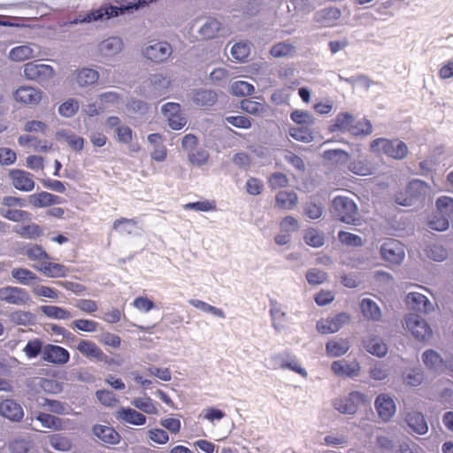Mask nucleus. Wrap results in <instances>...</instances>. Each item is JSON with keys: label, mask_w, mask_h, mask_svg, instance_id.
<instances>
[{"label": "nucleus", "mask_w": 453, "mask_h": 453, "mask_svg": "<svg viewBox=\"0 0 453 453\" xmlns=\"http://www.w3.org/2000/svg\"><path fill=\"white\" fill-rule=\"evenodd\" d=\"M370 148L372 152L383 153L396 160L403 159L409 152L406 143L398 139L377 138L371 142Z\"/></svg>", "instance_id": "1"}, {"label": "nucleus", "mask_w": 453, "mask_h": 453, "mask_svg": "<svg viewBox=\"0 0 453 453\" xmlns=\"http://www.w3.org/2000/svg\"><path fill=\"white\" fill-rule=\"evenodd\" d=\"M153 0H118L120 7L117 6H102L99 9L90 12L84 17L81 21L90 22L93 20L102 19L104 17L107 19L111 17H117L123 10H129L134 7L149 4Z\"/></svg>", "instance_id": "2"}, {"label": "nucleus", "mask_w": 453, "mask_h": 453, "mask_svg": "<svg viewBox=\"0 0 453 453\" xmlns=\"http://www.w3.org/2000/svg\"><path fill=\"white\" fill-rule=\"evenodd\" d=\"M334 216L346 224H356L358 220L357 206L354 201L346 196H338L333 200Z\"/></svg>", "instance_id": "3"}, {"label": "nucleus", "mask_w": 453, "mask_h": 453, "mask_svg": "<svg viewBox=\"0 0 453 453\" xmlns=\"http://www.w3.org/2000/svg\"><path fill=\"white\" fill-rule=\"evenodd\" d=\"M405 327L417 340L426 341L432 336V329L427 322L417 314L406 316Z\"/></svg>", "instance_id": "4"}, {"label": "nucleus", "mask_w": 453, "mask_h": 453, "mask_svg": "<svg viewBox=\"0 0 453 453\" xmlns=\"http://www.w3.org/2000/svg\"><path fill=\"white\" fill-rule=\"evenodd\" d=\"M24 76L29 81L43 82L54 76V69L50 65L28 62L24 65Z\"/></svg>", "instance_id": "5"}, {"label": "nucleus", "mask_w": 453, "mask_h": 453, "mask_svg": "<svg viewBox=\"0 0 453 453\" xmlns=\"http://www.w3.org/2000/svg\"><path fill=\"white\" fill-rule=\"evenodd\" d=\"M428 190L429 186L426 183L420 180H413L407 186L405 191L407 197L403 202L399 201L400 198L397 197V202L403 206L412 205L416 202L423 203Z\"/></svg>", "instance_id": "6"}, {"label": "nucleus", "mask_w": 453, "mask_h": 453, "mask_svg": "<svg viewBox=\"0 0 453 453\" xmlns=\"http://www.w3.org/2000/svg\"><path fill=\"white\" fill-rule=\"evenodd\" d=\"M382 258L392 264L399 265L404 258V248L402 242L395 239L386 240L380 248Z\"/></svg>", "instance_id": "7"}, {"label": "nucleus", "mask_w": 453, "mask_h": 453, "mask_svg": "<svg viewBox=\"0 0 453 453\" xmlns=\"http://www.w3.org/2000/svg\"><path fill=\"white\" fill-rule=\"evenodd\" d=\"M365 401L364 394L358 391H352L347 397L335 399L334 407L342 414L353 415L357 412L358 406Z\"/></svg>", "instance_id": "8"}, {"label": "nucleus", "mask_w": 453, "mask_h": 453, "mask_svg": "<svg viewBox=\"0 0 453 453\" xmlns=\"http://www.w3.org/2000/svg\"><path fill=\"white\" fill-rule=\"evenodd\" d=\"M350 320V316L341 312L332 318L321 319L317 322V330L323 334H333L339 331L344 324Z\"/></svg>", "instance_id": "9"}, {"label": "nucleus", "mask_w": 453, "mask_h": 453, "mask_svg": "<svg viewBox=\"0 0 453 453\" xmlns=\"http://www.w3.org/2000/svg\"><path fill=\"white\" fill-rule=\"evenodd\" d=\"M13 97L19 104L34 106L42 101V92L32 86H20L15 90Z\"/></svg>", "instance_id": "10"}, {"label": "nucleus", "mask_w": 453, "mask_h": 453, "mask_svg": "<svg viewBox=\"0 0 453 453\" xmlns=\"http://www.w3.org/2000/svg\"><path fill=\"white\" fill-rule=\"evenodd\" d=\"M12 186L23 192H30L35 188L34 176L29 172L20 169H11L8 173Z\"/></svg>", "instance_id": "11"}, {"label": "nucleus", "mask_w": 453, "mask_h": 453, "mask_svg": "<svg viewBox=\"0 0 453 453\" xmlns=\"http://www.w3.org/2000/svg\"><path fill=\"white\" fill-rule=\"evenodd\" d=\"M0 300L16 305H24L30 300L27 290L18 287H4L0 288Z\"/></svg>", "instance_id": "12"}, {"label": "nucleus", "mask_w": 453, "mask_h": 453, "mask_svg": "<svg viewBox=\"0 0 453 453\" xmlns=\"http://www.w3.org/2000/svg\"><path fill=\"white\" fill-rule=\"evenodd\" d=\"M42 358L51 364L65 365L69 361L70 354L61 346L47 344L43 347Z\"/></svg>", "instance_id": "13"}, {"label": "nucleus", "mask_w": 453, "mask_h": 453, "mask_svg": "<svg viewBox=\"0 0 453 453\" xmlns=\"http://www.w3.org/2000/svg\"><path fill=\"white\" fill-rule=\"evenodd\" d=\"M34 268L49 278H64L67 276L69 269L62 264L45 259L42 264L34 265Z\"/></svg>", "instance_id": "14"}, {"label": "nucleus", "mask_w": 453, "mask_h": 453, "mask_svg": "<svg viewBox=\"0 0 453 453\" xmlns=\"http://www.w3.org/2000/svg\"><path fill=\"white\" fill-rule=\"evenodd\" d=\"M171 53V45L165 42H155L154 44L149 45L144 50V56L155 63L166 60Z\"/></svg>", "instance_id": "15"}, {"label": "nucleus", "mask_w": 453, "mask_h": 453, "mask_svg": "<svg viewBox=\"0 0 453 453\" xmlns=\"http://www.w3.org/2000/svg\"><path fill=\"white\" fill-rule=\"evenodd\" d=\"M374 405L379 417L384 421H388L395 415L396 411L394 400L386 394L379 395L375 400Z\"/></svg>", "instance_id": "16"}, {"label": "nucleus", "mask_w": 453, "mask_h": 453, "mask_svg": "<svg viewBox=\"0 0 453 453\" xmlns=\"http://www.w3.org/2000/svg\"><path fill=\"white\" fill-rule=\"evenodd\" d=\"M115 418L117 420L122 422V423H127V424H131V425H134V426H142V425H144L146 423V417L132 409V408H124V407H121L119 408L116 413H115Z\"/></svg>", "instance_id": "17"}, {"label": "nucleus", "mask_w": 453, "mask_h": 453, "mask_svg": "<svg viewBox=\"0 0 453 453\" xmlns=\"http://www.w3.org/2000/svg\"><path fill=\"white\" fill-rule=\"evenodd\" d=\"M331 369L338 376L354 377L358 374L360 366L357 360H338L332 363Z\"/></svg>", "instance_id": "18"}, {"label": "nucleus", "mask_w": 453, "mask_h": 453, "mask_svg": "<svg viewBox=\"0 0 453 453\" xmlns=\"http://www.w3.org/2000/svg\"><path fill=\"white\" fill-rule=\"evenodd\" d=\"M93 433L104 443L115 445L120 441L119 434L112 426L95 425Z\"/></svg>", "instance_id": "19"}, {"label": "nucleus", "mask_w": 453, "mask_h": 453, "mask_svg": "<svg viewBox=\"0 0 453 453\" xmlns=\"http://www.w3.org/2000/svg\"><path fill=\"white\" fill-rule=\"evenodd\" d=\"M0 413L12 421H19L24 416L20 404L12 399L4 400L0 403Z\"/></svg>", "instance_id": "20"}, {"label": "nucleus", "mask_w": 453, "mask_h": 453, "mask_svg": "<svg viewBox=\"0 0 453 453\" xmlns=\"http://www.w3.org/2000/svg\"><path fill=\"white\" fill-rule=\"evenodd\" d=\"M76 349L82 356L88 358L103 361L106 357L103 350L91 341L81 340Z\"/></svg>", "instance_id": "21"}, {"label": "nucleus", "mask_w": 453, "mask_h": 453, "mask_svg": "<svg viewBox=\"0 0 453 453\" xmlns=\"http://www.w3.org/2000/svg\"><path fill=\"white\" fill-rule=\"evenodd\" d=\"M406 303L411 309L423 313H427L432 308L428 298L418 292L409 293L406 296Z\"/></svg>", "instance_id": "22"}, {"label": "nucleus", "mask_w": 453, "mask_h": 453, "mask_svg": "<svg viewBox=\"0 0 453 453\" xmlns=\"http://www.w3.org/2000/svg\"><path fill=\"white\" fill-rule=\"evenodd\" d=\"M28 200L30 204L36 208L47 207L61 203L59 196L45 191L29 196Z\"/></svg>", "instance_id": "23"}, {"label": "nucleus", "mask_w": 453, "mask_h": 453, "mask_svg": "<svg viewBox=\"0 0 453 453\" xmlns=\"http://www.w3.org/2000/svg\"><path fill=\"white\" fill-rule=\"evenodd\" d=\"M405 421L411 429L418 434H425L428 431L427 423L421 412H409L405 418Z\"/></svg>", "instance_id": "24"}, {"label": "nucleus", "mask_w": 453, "mask_h": 453, "mask_svg": "<svg viewBox=\"0 0 453 453\" xmlns=\"http://www.w3.org/2000/svg\"><path fill=\"white\" fill-rule=\"evenodd\" d=\"M298 203V197L294 191H280L275 196V205L280 210H291Z\"/></svg>", "instance_id": "25"}, {"label": "nucleus", "mask_w": 453, "mask_h": 453, "mask_svg": "<svg viewBox=\"0 0 453 453\" xmlns=\"http://www.w3.org/2000/svg\"><path fill=\"white\" fill-rule=\"evenodd\" d=\"M21 253L31 261L42 264L45 259H50V255L38 244H27L21 250Z\"/></svg>", "instance_id": "26"}, {"label": "nucleus", "mask_w": 453, "mask_h": 453, "mask_svg": "<svg viewBox=\"0 0 453 453\" xmlns=\"http://www.w3.org/2000/svg\"><path fill=\"white\" fill-rule=\"evenodd\" d=\"M270 307L273 326L275 330L280 331L286 326V313L282 311L280 304L275 300L270 301Z\"/></svg>", "instance_id": "27"}, {"label": "nucleus", "mask_w": 453, "mask_h": 453, "mask_svg": "<svg viewBox=\"0 0 453 453\" xmlns=\"http://www.w3.org/2000/svg\"><path fill=\"white\" fill-rule=\"evenodd\" d=\"M364 317L369 320L378 321L381 318V311L377 303L369 298H364L360 303Z\"/></svg>", "instance_id": "28"}, {"label": "nucleus", "mask_w": 453, "mask_h": 453, "mask_svg": "<svg viewBox=\"0 0 453 453\" xmlns=\"http://www.w3.org/2000/svg\"><path fill=\"white\" fill-rule=\"evenodd\" d=\"M348 169L354 174L367 176L374 173V167L365 158L353 159L349 163Z\"/></svg>", "instance_id": "29"}, {"label": "nucleus", "mask_w": 453, "mask_h": 453, "mask_svg": "<svg viewBox=\"0 0 453 453\" xmlns=\"http://www.w3.org/2000/svg\"><path fill=\"white\" fill-rule=\"evenodd\" d=\"M341 10L337 7H328L318 13L317 20L325 27H332L341 18Z\"/></svg>", "instance_id": "30"}, {"label": "nucleus", "mask_w": 453, "mask_h": 453, "mask_svg": "<svg viewBox=\"0 0 453 453\" xmlns=\"http://www.w3.org/2000/svg\"><path fill=\"white\" fill-rule=\"evenodd\" d=\"M365 349L372 355L384 357L388 352L387 344L377 336L370 337L364 342Z\"/></svg>", "instance_id": "31"}, {"label": "nucleus", "mask_w": 453, "mask_h": 453, "mask_svg": "<svg viewBox=\"0 0 453 453\" xmlns=\"http://www.w3.org/2000/svg\"><path fill=\"white\" fill-rule=\"evenodd\" d=\"M221 24L216 19H209L199 29L200 36L204 40L217 37L220 31Z\"/></svg>", "instance_id": "32"}, {"label": "nucleus", "mask_w": 453, "mask_h": 453, "mask_svg": "<svg viewBox=\"0 0 453 453\" xmlns=\"http://www.w3.org/2000/svg\"><path fill=\"white\" fill-rule=\"evenodd\" d=\"M217 94L211 90H198L194 94L193 101L196 106L210 107L217 102Z\"/></svg>", "instance_id": "33"}, {"label": "nucleus", "mask_w": 453, "mask_h": 453, "mask_svg": "<svg viewBox=\"0 0 453 453\" xmlns=\"http://www.w3.org/2000/svg\"><path fill=\"white\" fill-rule=\"evenodd\" d=\"M326 353L330 357H341L349 349V344L347 340H331L326 345Z\"/></svg>", "instance_id": "34"}, {"label": "nucleus", "mask_w": 453, "mask_h": 453, "mask_svg": "<svg viewBox=\"0 0 453 453\" xmlns=\"http://www.w3.org/2000/svg\"><path fill=\"white\" fill-rule=\"evenodd\" d=\"M14 232L22 238L33 240L40 237L43 233V229L36 223H30L17 226Z\"/></svg>", "instance_id": "35"}, {"label": "nucleus", "mask_w": 453, "mask_h": 453, "mask_svg": "<svg viewBox=\"0 0 453 453\" xmlns=\"http://www.w3.org/2000/svg\"><path fill=\"white\" fill-rule=\"evenodd\" d=\"M354 122V117L348 112L339 113L334 123L330 127L332 132L347 131L349 133L350 127Z\"/></svg>", "instance_id": "36"}, {"label": "nucleus", "mask_w": 453, "mask_h": 453, "mask_svg": "<svg viewBox=\"0 0 453 453\" xmlns=\"http://www.w3.org/2000/svg\"><path fill=\"white\" fill-rule=\"evenodd\" d=\"M34 58V50L28 44L12 48L9 52V58L15 62L26 61Z\"/></svg>", "instance_id": "37"}, {"label": "nucleus", "mask_w": 453, "mask_h": 453, "mask_svg": "<svg viewBox=\"0 0 453 453\" xmlns=\"http://www.w3.org/2000/svg\"><path fill=\"white\" fill-rule=\"evenodd\" d=\"M98 78V72L90 68L79 70L75 76L76 82L81 87L96 83Z\"/></svg>", "instance_id": "38"}, {"label": "nucleus", "mask_w": 453, "mask_h": 453, "mask_svg": "<svg viewBox=\"0 0 453 453\" xmlns=\"http://www.w3.org/2000/svg\"><path fill=\"white\" fill-rule=\"evenodd\" d=\"M19 143L24 147H31L36 151H48L51 147L47 142H42L36 137L30 134L19 136Z\"/></svg>", "instance_id": "39"}, {"label": "nucleus", "mask_w": 453, "mask_h": 453, "mask_svg": "<svg viewBox=\"0 0 453 453\" xmlns=\"http://www.w3.org/2000/svg\"><path fill=\"white\" fill-rule=\"evenodd\" d=\"M132 404L147 414H157L158 412L157 403L149 396L134 398Z\"/></svg>", "instance_id": "40"}, {"label": "nucleus", "mask_w": 453, "mask_h": 453, "mask_svg": "<svg viewBox=\"0 0 453 453\" xmlns=\"http://www.w3.org/2000/svg\"><path fill=\"white\" fill-rule=\"evenodd\" d=\"M311 126L302 125L301 127H290L288 134L296 141L310 142L313 139Z\"/></svg>", "instance_id": "41"}, {"label": "nucleus", "mask_w": 453, "mask_h": 453, "mask_svg": "<svg viewBox=\"0 0 453 453\" xmlns=\"http://www.w3.org/2000/svg\"><path fill=\"white\" fill-rule=\"evenodd\" d=\"M35 418L42 425V426L50 429L54 430H60L62 429L63 423L62 420L55 417L53 415H50L49 413L44 412H39Z\"/></svg>", "instance_id": "42"}, {"label": "nucleus", "mask_w": 453, "mask_h": 453, "mask_svg": "<svg viewBox=\"0 0 453 453\" xmlns=\"http://www.w3.org/2000/svg\"><path fill=\"white\" fill-rule=\"evenodd\" d=\"M35 317L30 311H15L10 314V320L19 326H29L35 323Z\"/></svg>", "instance_id": "43"}, {"label": "nucleus", "mask_w": 453, "mask_h": 453, "mask_svg": "<svg viewBox=\"0 0 453 453\" xmlns=\"http://www.w3.org/2000/svg\"><path fill=\"white\" fill-rule=\"evenodd\" d=\"M122 45V41L119 37H110L102 42L100 50L105 55H113L121 50Z\"/></svg>", "instance_id": "44"}, {"label": "nucleus", "mask_w": 453, "mask_h": 453, "mask_svg": "<svg viewBox=\"0 0 453 453\" xmlns=\"http://www.w3.org/2000/svg\"><path fill=\"white\" fill-rule=\"evenodd\" d=\"M42 311L49 318L56 319H69L72 314L65 309L54 305H44L41 307Z\"/></svg>", "instance_id": "45"}, {"label": "nucleus", "mask_w": 453, "mask_h": 453, "mask_svg": "<svg viewBox=\"0 0 453 453\" xmlns=\"http://www.w3.org/2000/svg\"><path fill=\"white\" fill-rule=\"evenodd\" d=\"M0 214L6 219L14 221V222H21L25 220H29L31 214L27 211L22 210H12V209H4L0 210Z\"/></svg>", "instance_id": "46"}, {"label": "nucleus", "mask_w": 453, "mask_h": 453, "mask_svg": "<svg viewBox=\"0 0 453 453\" xmlns=\"http://www.w3.org/2000/svg\"><path fill=\"white\" fill-rule=\"evenodd\" d=\"M303 240L309 246L319 248L324 244V234L314 228H309L304 232Z\"/></svg>", "instance_id": "47"}, {"label": "nucleus", "mask_w": 453, "mask_h": 453, "mask_svg": "<svg viewBox=\"0 0 453 453\" xmlns=\"http://www.w3.org/2000/svg\"><path fill=\"white\" fill-rule=\"evenodd\" d=\"M436 207L439 214L450 219L453 217V198L449 196H441L436 201Z\"/></svg>", "instance_id": "48"}, {"label": "nucleus", "mask_w": 453, "mask_h": 453, "mask_svg": "<svg viewBox=\"0 0 453 453\" xmlns=\"http://www.w3.org/2000/svg\"><path fill=\"white\" fill-rule=\"evenodd\" d=\"M188 303L195 308L199 309L204 312L211 313L212 315L219 318H225V312L215 306H212L203 301L198 299H190Z\"/></svg>", "instance_id": "49"}, {"label": "nucleus", "mask_w": 453, "mask_h": 453, "mask_svg": "<svg viewBox=\"0 0 453 453\" xmlns=\"http://www.w3.org/2000/svg\"><path fill=\"white\" fill-rule=\"evenodd\" d=\"M295 52V46L285 42L276 43L270 50L273 58H283L292 56Z\"/></svg>", "instance_id": "50"}, {"label": "nucleus", "mask_w": 453, "mask_h": 453, "mask_svg": "<svg viewBox=\"0 0 453 453\" xmlns=\"http://www.w3.org/2000/svg\"><path fill=\"white\" fill-rule=\"evenodd\" d=\"M241 108L250 114L259 115L265 111V105L264 103L246 98L241 101Z\"/></svg>", "instance_id": "51"}, {"label": "nucleus", "mask_w": 453, "mask_h": 453, "mask_svg": "<svg viewBox=\"0 0 453 453\" xmlns=\"http://www.w3.org/2000/svg\"><path fill=\"white\" fill-rule=\"evenodd\" d=\"M372 132V126L367 119L353 122L349 133L354 136H366Z\"/></svg>", "instance_id": "52"}, {"label": "nucleus", "mask_w": 453, "mask_h": 453, "mask_svg": "<svg viewBox=\"0 0 453 453\" xmlns=\"http://www.w3.org/2000/svg\"><path fill=\"white\" fill-rule=\"evenodd\" d=\"M12 276L24 285L38 279L35 273L27 268H14L12 271Z\"/></svg>", "instance_id": "53"}, {"label": "nucleus", "mask_w": 453, "mask_h": 453, "mask_svg": "<svg viewBox=\"0 0 453 453\" xmlns=\"http://www.w3.org/2000/svg\"><path fill=\"white\" fill-rule=\"evenodd\" d=\"M422 359L426 366L429 369H438L443 364L441 356L433 349L425 351Z\"/></svg>", "instance_id": "54"}, {"label": "nucleus", "mask_w": 453, "mask_h": 453, "mask_svg": "<svg viewBox=\"0 0 453 453\" xmlns=\"http://www.w3.org/2000/svg\"><path fill=\"white\" fill-rule=\"evenodd\" d=\"M136 225L137 221L134 219L119 218L113 222L112 228L120 234H130L131 227H134Z\"/></svg>", "instance_id": "55"}, {"label": "nucleus", "mask_w": 453, "mask_h": 453, "mask_svg": "<svg viewBox=\"0 0 453 453\" xmlns=\"http://www.w3.org/2000/svg\"><path fill=\"white\" fill-rule=\"evenodd\" d=\"M254 86L244 81H238L231 85V93L237 96H250L254 92Z\"/></svg>", "instance_id": "56"}, {"label": "nucleus", "mask_w": 453, "mask_h": 453, "mask_svg": "<svg viewBox=\"0 0 453 453\" xmlns=\"http://www.w3.org/2000/svg\"><path fill=\"white\" fill-rule=\"evenodd\" d=\"M27 357L29 359L36 357L41 352L43 351L42 342L39 338L30 340L27 342L23 349Z\"/></svg>", "instance_id": "57"}, {"label": "nucleus", "mask_w": 453, "mask_h": 453, "mask_svg": "<svg viewBox=\"0 0 453 453\" xmlns=\"http://www.w3.org/2000/svg\"><path fill=\"white\" fill-rule=\"evenodd\" d=\"M250 48L246 42H237L231 49L233 58L240 62L246 60L250 55Z\"/></svg>", "instance_id": "58"}, {"label": "nucleus", "mask_w": 453, "mask_h": 453, "mask_svg": "<svg viewBox=\"0 0 453 453\" xmlns=\"http://www.w3.org/2000/svg\"><path fill=\"white\" fill-rule=\"evenodd\" d=\"M338 238L342 243L347 246L360 247L363 245V240L359 235L349 232L340 231Z\"/></svg>", "instance_id": "59"}, {"label": "nucleus", "mask_w": 453, "mask_h": 453, "mask_svg": "<svg viewBox=\"0 0 453 453\" xmlns=\"http://www.w3.org/2000/svg\"><path fill=\"white\" fill-rule=\"evenodd\" d=\"M291 119L298 125L311 126L314 123L313 117L305 111L295 110L290 114Z\"/></svg>", "instance_id": "60"}, {"label": "nucleus", "mask_w": 453, "mask_h": 453, "mask_svg": "<svg viewBox=\"0 0 453 453\" xmlns=\"http://www.w3.org/2000/svg\"><path fill=\"white\" fill-rule=\"evenodd\" d=\"M423 380L424 374L420 369H411L403 376L404 383L411 387L419 386L422 383Z\"/></svg>", "instance_id": "61"}, {"label": "nucleus", "mask_w": 453, "mask_h": 453, "mask_svg": "<svg viewBox=\"0 0 453 453\" xmlns=\"http://www.w3.org/2000/svg\"><path fill=\"white\" fill-rule=\"evenodd\" d=\"M98 323L91 319H76L73 322L72 327L80 331L93 333L97 330Z\"/></svg>", "instance_id": "62"}, {"label": "nucleus", "mask_w": 453, "mask_h": 453, "mask_svg": "<svg viewBox=\"0 0 453 453\" xmlns=\"http://www.w3.org/2000/svg\"><path fill=\"white\" fill-rule=\"evenodd\" d=\"M280 232L290 234L299 229V222L293 216H286L280 221Z\"/></svg>", "instance_id": "63"}, {"label": "nucleus", "mask_w": 453, "mask_h": 453, "mask_svg": "<svg viewBox=\"0 0 453 453\" xmlns=\"http://www.w3.org/2000/svg\"><path fill=\"white\" fill-rule=\"evenodd\" d=\"M78 102L74 99H69L59 106L58 112L60 115L68 118L73 116L78 111Z\"/></svg>", "instance_id": "64"}]
</instances>
